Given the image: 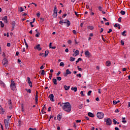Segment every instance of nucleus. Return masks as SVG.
I'll return each instance as SVG.
<instances>
[{
	"label": "nucleus",
	"instance_id": "nucleus-23",
	"mask_svg": "<svg viewBox=\"0 0 130 130\" xmlns=\"http://www.w3.org/2000/svg\"><path fill=\"white\" fill-rule=\"evenodd\" d=\"M48 53H49V51H48V50L45 51V57H46V56H47L48 55Z\"/></svg>",
	"mask_w": 130,
	"mask_h": 130
},
{
	"label": "nucleus",
	"instance_id": "nucleus-16",
	"mask_svg": "<svg viewBox=\"0 0 130 130\" xmlns=\"http://www.w3.org/2000/svg\"><path fill=\"white\" fill-rule=\"evenodd\" d=\"M88 115L90 117H94V114L91 112H88Z\"/></svg>",
	"mask_w": 130,
	"mask_h": 130
},
{
	"label": "nucleus",
	"instance_id": "nucleus-56",
	"mask_svg": "<svg viewBox=\"0 0 130 130\" xmlns=\"http://www.w3.org/2000/svg\"><path fill=\"white\" fill-rule=\"evenodd\" d=\"M67 14H66V13H65V14H64L62 15V18H66V17H67Z\"/></svg>",
	"mask_w": 130,
	"mask_h": 130
},
{
	"label": "nucleus",
	"instance_id": "nucleus-33",
	"mask_svg": "<svg viewBox=\"0 0 130 130\" xmlns=\"http://www.w3.org/2000/svg\"><path fill=\"white\" fill-rule=\"evenodd\" d=\"M91 93H92V90H89L87 93V96H91Z\"/></svg>",
	"mask_w": 130,
	"mask_h": 130
},
{
	"label": "nucleus",
	"instance_id": "nucleus-52",
	"mask_svg": "<svg viewBox=\"0 0 130 130\" xmlns=\"http://www.w3.org/2000/svg\"><path fill=\"white\" fill-rule=\"evenodd\" d=\"M42 113L43 114V113H46V112H44V108H43V109H42Z\"/></svg>",
	"mask_w": 130,
	"mask_h": 130
},
{
	"label": "nucleus",
	"instance_id": "nucleus-39",
	"mask_svg": "<svg viewBox=\"0 0 130 130\" xmlns=\"http://www.w3.org/2000/svg\"><path fill=\"white\" fill-rule=\"evenodd\" d=\"M113 122L114 123V124H116V123H117V121L115 120V119H113Z\"/></svg>",
	"mask_w": 130,
	"mask_h": 130
},
{
	"label": "nucleus",
	"instance_id": "nucleus-10",
	"mask_svg": "<svg viewBox=\"0 0 130 130\" xmlns=\"http://www.w3.org/2000/svg\"><path fill=\"white\" fill-rule=\"evenodd\" d=\"M16 26V22L15 21H13L12 22V28L11 31H13L14 29H15V26Z\"/></svg>",
	"mask_w": 130,
	"mask_h": 130
},
{
	"label": "nucleus",
	"instance_id": "nucleus-29",
	"mask_svg": "<svg viewBox=\"0 0 130 130\" xmlns=\"http://www.w3.org/2000/svg\"><path fill=\"white\" fill-rule=\"evenodd\" d=\"M120 14H121V15H125V11H124L123 10H121L120 11Z\"/></svg>",
	"mask_w": 130,
	"mask_h": 130
},
{
	"label": "nucleus",
	"instance_id": "nucleus-24",
	"mask_svg": "<svg viewBox=\"0 0 130 130\" xmlns=\"http://www.w3.org/2000/svg\"><path fill=\"white\" fill-rule=\"evenodd\" d=\"M66 73L68 74V75H71V74H72V72L71 71H70L69 69H67Z\"/></svg>",
	"mask_w": 130,
	"mask_h": 130
},
{
	"label": "nucleus",
	"instance_id": "nucleus-64",
	"mask_svg": "<svg viewBox=\"0 0 130 130\" xmlns=\"http://www.w3.org/2000/svg\"><path fill=\"white\" fill-rule=\"evenodd\" d=\"M115 130H119V128L117 127H115Z\"/></svg>",
	"mask_w": 130,
	"mask_h": 130
},
{
	"label": "nucleus",
	"instance_id": "nucleus-43",
	"mask_svg": "<svg viewBox=\"0 0 130 130\" xmlns=\"http://www.w3.org/2000/svg\"><path fill=\"white\" fill-rule=\"evenodd\" d=\"M117 104V102L116 101H113V104H114V105H116Z\"/></svg>",
	"mask_w": 130,
	"mask_h": 130
},
{
	"label": "nucleus",
	"instance_id": "nucleus-61",
	"mask_svg": "<svg viewBox=\"0 0 130 130\" xmlns=\"http://www.w3.org/2000/svg\"><path fill=\"white\" fill-rule=\"evenodd\" d=\"M121 19H122L121 17H119V18H118V22H121Z\"/></svg>",
	"mask_w": 130,
	"mask_h": 130
},
{
	"label": "nucleus",
	"instance_id": "nucleus-55",
	"mask_svg": "<svg viewBox=\"0 0 130 130\" xmlns=\"http://www.w3.org/2000/svg\"><path fill=\"white\" fill-rule=\"evenodd\" d=\"M41 21L42 22H44V18H41Z\"/></svg>",
	"mask_w": 130,
	"mask_h": 130
},
{
	"label": "nucleus",
	"instance_id": "nucleus-25",
	"mask_svg": "<svg viewBox=\"0 0 130 130\" xmlns=\"http://www.w3.org/2000/svg\"><path fill=\"white\" fill-rule=\"evenodd\" d=\"M75 57H71L70 60V61H75Z\"/></svg>",
	"mask_w": 130,
	"mask_h": 130
},
{
	"label": "nucleus",
	"instance_id": "nucleus-19",
	"mask_svg": "<svg viewBox=\"0 0 130 130\" xmlns=\"http://www.w3.org/2000/svg\"><path fill=\"white\" fill-rule=\"evenodd\" d=\"M66 21H67V27H70L71 25V21L68 19H66Z\"/></svg>",
	"mask_w": 130,
	"mask_h": 130
},
{
	"label": "nucleus",
	"instance_id": "nucleus-5",
	"mask_svg": "<svg viewBox=\"0 0 130 130\" xmlns=\"http://www.w3.org/2000/svg\"><path fill=\"white\" fill-rule=\"evenodd\" d=\"M9 120L8 119H5L4 120V123L5 125L6 128H9Z\"/></svg>",
	"mask_w": 130,
	"mask_h": 130
},
{
	"label": "nucleus",
	"instance_id": "nucleus-12",
	"mask_svg": "<svg viewBox=\"0 0 130 130\" xmlns=\"http://www.w3.org/2000/svg\"><path fill=\"white\" fill-rule=\"evenodd\" d=\"M38 49V50L40 51L41 50V48H40V44H38L36 47H35V49Z\"/></svg>",
	"mask_w": 130,
	"mask_h": 130
},
{
	"label": "nucleus",
	"instance_id": "nucleus-21",
	"mask_svg": "<svg viewBox=\"0 0 130 130\" xmlns=\"http://www.w3.org/2000/svg\"><path fill=\"white\" fill-rule=\"evenodd\" d=\"M76 55H75V56H77V55H79V54H80V52L78 50H76L75 51V52Z\"/></svg>",
	"mask_w": 130,
	"mask_h": 130
},
{
	"label": "nucleus",
	"instance_id": "nucleus-34",
	"mask_svg": "<svg viewBox=\"0 0 130 130\" xmlns=\"http://www.w3.org/2000/svg\"><path fill=\"white\" fill-rule=\"evenodd\" d=\"M28 85L30 87V88H32V82H31V81L28 82Z\"/></svg>",
	"mask_w": 130,
	"mask_h": 130
},
{
	"label": "nucleus",
	"instance_id": "nucleus-38",
	"mask_svg": "<svg viewBox=\"0 0 130 130\" xmlns=\"http://www.w3.org/2000/svg\"><path fill=\"white\" fill-rule=\"evenodd\" d=\"M99 10L100 11V12H102V7L99 6L98 7Z\"/></svg>",
	"mask_w": 130,
	"mask_h": 130
},
{
	"label": "nucleus",
	"instance_id": "nucleus-30",
	"mask_svg": "<svg viewBox=\"0 0 130 130\" xmlns=\"http://www.w3.org/2000/svg\"><path fill=\"white\" fill-rule=\"evenodd\" d=\"M56 17H57V13H53V18H56Z\"/></svg>",
	"mask_w": 130,
	"mask_h": 130
},
{
	"label": "nucleus",
	"instance_id": "nucleus-31",
	"mask_svg": "<svg viewBox=\"0 0 130 130\" xmlns=\"http://www.w3.org/2000/svg\"><path fill=\"white\" fill-rule=\"evenodd\" d=\"M41 75H42V76H44V75H45V71H44L43 70H42Z\"/></svg>",
	"mask_w": 130,
	"mask_h": 130
},
{
	"label": "nucleus",
	"instance_id": "nucleus-2",
	"mask_svg": "<svg viewBox=\"0 0 130 130\" xmlns=\"http://www.w3.org/2000/svg\"><path fill=\"white\" fill-rule=\"evenodd\" d=\"M11 83L10 88L12 90H13V91H15V90H16V83L13 80H11Z\"/></svg>",
	"mask_w": 130,
	"mask_h": 130
},
{
	"label": "nucleus",
	"instance_id": "nucleus-49",
	"mask_svg": "<svg viewBox=\"0 0 130 130\" xmlns=\"http://www.w3.org/2000/svg\"><path fill=\"white\" fill-rule=\"evenodd\" d=\"M30 26H31V27H34V25H33V22H30Z\"/></svg>",
	"mask_w": 130,
	"mask_h": 130
},
{
	"label": "nucleus",
	"instance_id": "nucleus-60",
	"mask_svg": "<svg viewBox=\"0 0 130 130\" xmlns=\"http://www.w3.org/2000/svg\"><path fill=\"white\" fill-rule=\"evenodd\" d=\"M7 46L8 47H10V46H11V43H7Z\"/></svg>",
	"mask_w": 130,
	"mask_h": 130
},
{
	"label": "nucleus",
	"instance_id": "nucleus-28",
	"mask_svg": "<svg viewBox=\"0 0 130 130\" xmlns=\"http://www.w3.org/2000/svg\"><path fill=\"white\" fill-rule=\"evenodd\" d=\"M125 33H126V30H124L123 32H122V35L123 36H126V34H125Z\"/></svg>",
	"mask_w": 130,
	"mask_h": 130
},
{
	"label": "nucleus",
	"instance_id": "nucleus-45",
	"mask_svg": "<svg viewBox=\"0 0 130 130\" xmlns=\"http://www.w3.org/2000/svg\"><path fill=\"white\" fill-rule=\"evenodd\" d=\"M1 24V26L2 27V28H4V27H5V24H4V23H2L0 24Z\"/></svg>",
	"mask_w": 130,
	"mask_h": 130
},
{
	"label": "nucleus",
	"instance_id": "nucleus-1",
	"mask_svg": "<svg viewBox=\"0 0 130 130\" xmlns=\"http://www.w3.org/2000/svg\"><path fill=\"white\" fill-rule=\"evenodd\" d=\"M60 107H62V109L66 112H71V110H72V106L70 102L62 103L60 104Z\"/></svg>",
	"mask_w": 130,
	"mask_h": 130
},
{
	"label": "nucleus",
	"instance_id": "nucleus-51",
	"mask_svg": "<svg viewBox=\"0 0 130 130\" xmlns=\"http://www.w3.org/2000/svg\"><path fill=\"white\" fill-rule=\"evenodd\" d=\"M48 112H50V111H51V107H50L48 109Z\"/></svg>",
	"mask_w": 130,
	"mask_h": 130
},
{
	"label": "nucleus",
	"instance_id": "nucleus-54",
	"mask_svg": "<svg viewBox=\"0 0 130 130\" xmlns=\"http://www.w3.org/2000/svg\"><path fill=\"white\" fill-rule=\"evenodd\" d=\"M27 81L28 82H31V79L30 78V77H27Z\"/></svg>",
	"mask_w": 130,
	"mask_h": 130
},
{
	"label": "nucleus",
	"instance_id": "nucleus-44",
	"mask_svg": "<svg viewBox=\"0 0 130 130\" xmlns=\"http://www.w3.org/2000/svg\"><path fill=\"white\" fill-rule=\"evenodd\" d=\"M89 29H90V30H93V29H94V27H93V26H88Z\"/></svg>",
	"mask_w": 130,
	"mask_h": 130
},
{
	"label": "nucleus",
	"instance_id": "nucleus-6",
	"mask_svg": "<svg viewBox=\"0 0 130 130\" xmlns=\"http://www.w3.org/2000/svg\"><path fill=\"white\" fill-rule=\"evenodd\" d=\"M2 63L5 67H7V66H8V59H7V58L3 59Z\"/></svg>",
	"mask_w": 130,
	"mask_h": 130
},
{
	"label": "nucleus",
	"instance_id": "nucleus-62",
	"mask_svg": "<svg viewBox=\"0 0 130 130\" xmlns=\"http://www.w3.org/2000/svg\"><path fill=\"white\" fill-rule=\"evenodd\" d=\"M37 16L38 17H40V13H37Z\"/></svg>",
	"mask_w": 130,
	"mask_h": 130
},
{
	"label": "nucleus",
	"instance_id": "nucleus-40",
	"mask_svg": "<svg viewBox=\"0 0 130 130\" xmlns=\"http://www.w3.org/2000/svg\"><path fill=\"white\" fill-rule=\"evenodd\" d=\"M0 110H2V112H5V111H4V109L3 108V107L2 106H0Z\"/></svg>",
	"mask_w": 130,
	"mask_h": 130
},
{
	"label": "nucleus",
	"instance_id": "nucleus-18",
	"mask_svg": "<svg viewBox=\"0 0 130 130\" xmlns=\"http://www.w3.org/2000/svg\"><path fill=\"white\" fill-rule=\"evenodd\" d=\"M71 90L72 91H74V92H77V86H75L74 87H72L71 88Z\"/></svg>",
	"mask_w": 130,
	"mask_h": 130
},
{
	"label": "nucleus",
	"instance_id": "nucleus-36",
	"mask_svg": "<svg viewBox=\"0 0 130 130\" xmlns=\"http://www.w3.org/2000/svg\"><path fill=\"white\" fill-rule=\"evenodd\" d=\"M79 109H82L83 108V104H80L78 107Z\"/></svg>",
	"mask_w": 130,
	"mask_h": 130
},
{
	"label": "nucleus",
	"instance_id": "nucleus-63",
	"mask_svg": "<svg viewBox=\"0 0 130 130\" xmlns=\"http://www.w3.org/2000/svg\"><path fill=\"white\" fill-rule=\"evenodd\" d=\"M65 52H69V49H68V48L66 49Z\"/></svg>",
	"mask_w": 130,
	"mask_h": 130
},
{
	"label": "nucleus",
	"instance_id": "nucleus-26",
	"mask_svg": "<svg viewBox=\"0 0 130 130\" xmlns=\"http://www.w3.org/2000/svg\"><path fill=\"white\" fill-rule=\"evenodd\" d=\"M19 11L20 13H22V12H24V9H23V7H20Z\"/></svg>",
	"mask_w": 130,
	"mask_h": 130
},
{
	"label": "nucleus",
	"instance_id": "nucleus-48",
	"mask_svg": "<svg viewBox=\"0 0 130 130\" xmlns=\"http://www.w3.org/2000/svg\"><path fill=\"white\" fill-rule=\"evenodd\" d=\"M78 70L80 71V72H82V68H80L79 66L77 67Z\"/></svg>",
	"mask_w": 130,
	"mask_h": 130
},
{
	"label": "nucleus",
	"instance_id": "nucleus-20",
	"mask_svg": "<svg viewBox=\"0 0 130 130\" xmlns=\"http://www.w3.org/2000/svg\"><path fill=\"white\" fill-rule=\"evenodd\" d=\"M53 12H54V13L57 14V8H56V6H54V9Z\"/></svg>",
	"mask_w": 130,
	"mask_h": 130
},
{
	"label": "nucleus",
	"instance_id": "nucleus-15",
	"mask_svg": "<svg viewBox=\"0 0 130 130\" xmlns=\"http://www.w3.org/2000/svg\"><path fill=\"white\" fill-rule=\"evenodd\" d=\"M106 64L107 67H110V66L111 65V62H110V61H107L106 62Z\"/></svg>",
	"mask_w": 130,
	"mask_h": 130
},
{
	"label": "nucleus",
	"instance_id": "nucleus-9",
	"mask_svg": "<svg viewBox=\"0 0 130 130\" xmlns=\"http://www.w3.org/2000/svg\"><path fill=\"white\" fill-rule=\"evenodd\" d=\"M85 55L86 56V57H90V56H91V54H90V52H89V51H86L85 52Z\"/></svg>",
	"mask_w": 130,
	"mask_h": 130
},
{
	"label": "nucleus",
	"instance_id": "nucleus-57",
	"mask_svg": "<svg viewBox=\"0 0 130 130\" xmlns=\"http://www.w3.org/2000/svg\"><path fill=\"white\" fill-rule=\"evenodd\" d=\"M76 76H77V77H79V78H81V74H77Z\"/></svg>",
	"mask_w": 130,
	"mask_h": 130
},
{
	"label": "nucleus",
	"instance_id": "nucleus-58",
	"mask_svg": "<svg viewBox=\"0 0 130 130\" xmlns=\"http://www.w3.org/2000/svg\"><path fill=\"white\" fill-rule=\"evenodd\" d=\"M60 71H59L57 74H56V76H59V75H60Z\"/></svg>",
	"mask_w": 130,
	"mask_h": 130
},
{
	"label": "nucleus",
	"instance_id": "nucleus-41",
	"mask_svg": "<svg viewBox=\"0 0 130 130\" xmlns=\"http://www.w3.org/2000/svg\"><path fill=\"white\" fill-rule=\"evenodd\" d=\"M56 79H57V81H61V77H57L56 78Z\"/></svg>",
	"mask_w": 130,
	"mask_h": 130
},
{
	"label": "nucleus",
	"instance_id": "nucleus-50",
	"mask_svg": "<svg viewBox=\"0 0 130 130\" xmlns=\"http://www.w3.org/2000/svg\"><path fill=\"white\" fill-rule=\"evenodd\" d=\"M68 75H69V74H67V73H63V76L64 77H68Z\"/></svg>",
	"mask_w": 130,
	"mask_h": 130
},
{
	"label": "nucleus",
	"instance_id": "nucleus-59",
	"mask_svg": "<svg viewBox=\"0 0 130 130\" xmlns=\"http://www.w3.org/2000/svg\"><path fill=\"white\" fill-rule=\"evenodd\" d=\"M73 34H77V31H76V30H73Z\"/></svg>",
	"mask_w": 130,
	"mask_h": 130
},
{
	"label": "nucleus",
	"instance_id": "nucleus-11",
	"mask_svg": "<svg viewBox=\"0 0 130 130\" xmlns=\"http://www.w3.org/2000/svg\"><path fill=\"white\" fill-rule=\"evenodd\" d=\"M2 21H4L5 23H8V16H5L3 19Z\"/></svg>",
	"mask_w": 130,
	"mask_h": 130
},
{
	"label": "nucleus",
	"instance_id": "nucleus-3",
	"mask_svg": "<svg viewBox=\"0 0 130 130\" xmlns=\"http://www.w3.org/2000/svg\"><path fill=\"white\" fill-rule=\"evenodd\" d=\"M96 116L99 119H102L104 117V113L103 112H99L96 114Z\"/></svg>",
	"mask_w": 130,
	"mask_h": 130
},
{
	"label": "nucleus",
	"instance_id": "nucleus-32",
	"mask_svg": "<svg viewBox=\"0 0 130 130\" xmlns=\"http://www.w3.org/2000/svg\"><path fill=\"white\" fill-rule=\"evenodd\" d=\"M60 67H64V63L63 62H61L59 64Z\"/></svg>",
	"mask_w": 130,
	"mask_h": 130
},
{
	"label": "nucleus",
	"instance_id": "nucleus-8",
	"mask_svg": "<svg viewBox=\"0 0 130 130\" xmlns=\"http://www.w3.org/2000/svg\"><path fill=\"white\" fill-rule=\"evenodd\" d=\"M8 104H9V109H13V105L12 104V101L11 100H9L8 101Z\"/></svg>",
	"mask_w": 130,
	"mask_h": 130
},
{
	"label": "nucleus",
	"instance_id": "nucleus-13",
	"mask_svg": "<svg viewBox=\"0 0 130 130\" xmlns=\"http://www.w3.org/2000/svg\"><path fill=\"white\" fill-rule=\"evenodd\" d=\"M0 85L1 86H2V87H3L4 88L6 87V84H5V83H4L2 81H0Z\"/></svg>",
	"mask_w": 130,
	"mask_h": 130
},
{
	"label": "nucleus",
	"instance_id": "nucleus-37",
	"mask_svg": "<svg viewBox=\"0 0 130 130\" xmlns=\"http://www.w3.org/2000/svg\"><path fill=\"white\" fill-rule=\"evenodd\" d=\"M25 91H26V92H27V93H31V89H28L27 88L25 89Z\"/></svg>",
	"mask_w": 130,
	"mask_h": 130
},
{
	"label": "nucleus",
	"instance_id": "nucleus-14",
	"mask_svg": "<svg viewBox=\"0 0 130 130\" xmlns=\"http://www.w3.org/2000/svg\"><path fill=\"white\" fill-rule=\"evenodd\" d=\"M62 116V114H58L57 116V120L59 121H60V120L61 119V117Z\"/></svg>",
	"mask_w": 130,
	"mask_h": 130
},
{
	"label": "nucleus",
	"instance_id": "nucleus-42",
	"mask_svg": "<svg viewBox=\"0 0 130 130\" xmlns=\"http://www.w3.org/2000/svg\"><path fill=\"white\" fill-rule=\"evenodd\" d=\"M72 40H69L68 41V44H70V45L72 44Z\"/></svg>",
	"mask_w": 130,
	"mask_h": 130
},
{
	"label": "nucleus",
	"instance_id": "nucleus-47",
	"mask_svg": "<svg viewBox=\"0 0 130 130\" xmlns=\"http://www.w3.org/2000/svg\"><path fill=\"white\" fill-rule=\"evenodd\" d=\"M111 32H112V29L111 28H110L109 30L108 31L107 33H108V34L111 33Z\"/></svg>",
	"mask_w": 130,
	"mask_h": 130
},
{
	"label": "nucleus",
	"instance_id": "nucleus-53",
	"mask_svg": "<svg viewBox=\"0 0 130 130\" xmlns=\"http://www.w3.org/2000/svg\"><path fill=\"white\" fill-rule=\"evenodd\" d=\"M121 45H124V42H123V41L121 40Z\"/></svg>",
	"mask_w": 130,
	"mask_h": 130
},
{
	"label": "nucleus",
	"instance_id": "nucleus-22",
	"mask_svg": "<svg viewBox=\"0 0 130 130\" xmlns=\"http://www.w3.org/2000/svg\"><path fill=\"white\" fill-rule=\"evenodd\" d=\"M70 86H68L67 85L64 86V89H65V90L66 91H68L69 90V89H70Z\"/></svg>",
	"mask_w": 130,
	"mask_h": 130
},
{
	"label": "nucleus",
	"instance_id": "nucleus-17",
	"mask_svg": "<svg viewBox=\"0 0 130 130\" xmlns=\"http://www.w3.org/2000/svg\"><path fill=\"white\" fill-rule=\"evenodd\" d=\"M53 83H54V85H57V81L56 80V79L53 78L52 79Z\"/></svg>",
	"mask_w": 130,
	"mask_h": 130
},
{
	"label": "nucleus",
	"instance_id": "nucleus-4",
	"mask_svg": "<svg viewBox=\"0 0 130 130\" xmlns=\"http://www.w3.org/2000/svg\"><path fill=\"white\" fill-rule=\"evenodd\" d=\"M105 121L106 122L107 125H111V123H112V121L110 118L105 119Z\"/></svg>",
	"mask_w": 130,
	"mask_h": 130
},
{
	"label": "nucleus",
	"instance_id": "nucleus-7",
	"mask_svg": "<svg viewBox=\"0 0 130 130\" xmlns=\"http://www.w3.org/2000/svg\"><path fill=\"white\" fill-rule=\"evenodd\" d=\"M49 98L50 101H51L52 102H54V99H53V98H54V95H53V94H50L49 95Z\"/></svg>",
	"mask_w": 130,
	"mask_h": 130
},
{
	"label": "nucleus",
	"instance_id": "nucleus-35",
	"mask_svg": "<svg viewBox=\"0 0 130 130\" xmlns=\"http://www.w3.org/2000/svg\"><path fill=\"white\" fill-rule=\"evenodd\" d=\"M80 94H81L82 97H84V96H85V94H84V91H81L80 92Z\"/></svg>",
	"mask_w": 130,
	"mask_h": 130
},
{
	"label": "nucleus",
	"instance_id": "nucleus-46",
	"mask_svg": "<svg viewBox=\"0 0 130 130\" xmlns=\"http://www.w3.org/2000/svg\"><path fill=\"white\" fill-rule=\"evenodd\" d=\"M36 102H38V96H35Z\"/></svg>",
	"mask_w": 130,
	"mask_h": 130
},
{
	"label": "nucleus",
	"instance_id": "nucleus-27",
	"mask_svg": "<svg viewBox=\"0 0 130 130\" xmlns=\"http://www.w3.org/2000/svg\"><path fill=\"white\" fill-rule=\"evenodd\" d=\"M24 44L26 46V48H28V47H29L28 46V44H27V42H26V40L25 39H24Z\"/></svg>",
	"mask_w": 130,
	"mask_h": 130
}]
</instances>
